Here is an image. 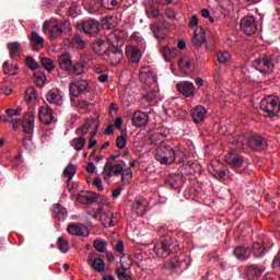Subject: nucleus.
<instances>
[{"label": "nucleus", "mask_w": 280, "mask_h": 280, "mask_svg": "<svg viewBox=\"0 0 280 280\" xmlns=\"http://www.w3.org/2000/svg\"><path fill=\"white\" fill-rule=\"evenodd\" d=\"M126 43V33L124 31H114L109 33L106 39H96L92 43V49L104 60L112 62H121L124 59V44Z\"/></svg>", "instance_id": "f257e3e1"}, {"label": "nucleus", "mask_w": 280, "mask_h": 280, "mask_svg": "<svg viewBox=\"0 0 280 280\" xmlns=\"http://www.w3.org/2000/svg\"><path fill=\"white\" fill-rule=\"evenodd\" d=\"M179 249L178 241L172 235L166 234L162 237L161 242L155 244L153 250L158 257L162 259L167 258L168 255H173V253H177Z\"/></svg>", "instance_id": "f03ea898"}, {"label": "nucleus", "mask_w": 280, "mask_h": 280, "mask_svg": "<svg viewBox=\"0 0 280 280\" xmlns=\"http://www.w3.org/2000/svg\"><path fill=\"white\" fill-rule=\"evenodd\" d=\"M279 59V52H267L260 55L257 59L253 61V67L259 73H268V71H272L275 69V65L278 62Z\"/></svg>", "instance_id": "7ed1b4c3"}, {"label": "nucleus", "mask_w": 280, "mask_h": 280, "mask_svg": "<svg viewBox=\"0 0 280 280\" xmlns=\"http://www.w3.org/2000/svg\"><path fill=\"white\" fill-rule=\"evenodd\" d=\"M260 110L266 113V117H277L280 110L279 98L267 96L260 101Z\"/></svg>", "instance_id": "20e7f679"}, {"label": "nucleus", "mask_w": 280, "mask_h": 280, "mask_svg": "<svg viewBox=\"0 0 280 280\" xmlns=\"http://www.w3.org/2000/svg\"><path fill=\"white\" fill-rule=\"evenodd\" d=\"M225 163L231 170H234L236 174H244V170L246 168V166H244V156L237 153V151H230L225 155Z\"/></svg>", "instance_id": "39448f33"}, {"label": "nucleus", "mask_w": 280, "mask_h": 280, "mask_svg": "<svg viewBox=\"0 0 280 280\" xmlns=\"http://www.w3.org/2000/svg\"><path fill=\"white\" fill-rule=\"evenodd\" d=\"M124 167H126V162L124 160H118L116 162L107 161L103 170L104 180H110V178H113V174L115 176L122 174Z\"/></svg>", "instance_id": "423d86ee"}, {"label": "nucleus", "mask_w": 280, "mask_h": 280, "mask_svg": "<svg viewBox=\"0 0 280 280\" xmlns=\"http://www.w3.org/2000/svg\"><path fill=\"white\" fill-rule=\"evenodd\" d=\"M155 159L162 165H172V163H174V149L170 145L158 147Z\"/></svg>", "instance_id": "0eeeda50"}, {"label": "nucleus", "mask_w": 280, "mask_h": 280, "mask_svg": "<svg viewBox=\"0 0 280 280\" xmlns=\"http://www.w3.org/2000/svg\"><path fill=\"white\" fill-rule=\"evenodd\" d=\"M150 30L158 40H165L167 34H170V23L167 21H159L151 24Z\"/></svg>", "instance_id": "6e6552de"}, {"label": "nucleus", "mask_w": 280, "mask_h": 280, "mask_svg": "<svg viewBox=\"0 0 280 280\" xmlns=\"http://www.w3.org/2000/svg\"><path fill=\"white\" fill-rule=\"evenodd\" d=\"M56 23L52 24L51 28L49 30V36L51 40L56 38H60L67 34V30L69 27V21L67 20H55Z\"/></svg>", "instance_id": "1a4fd4ad"}, {"label": "nucleus", "mask_w": 280, "mask_h": 280, "mask_svg": "<svg viewBox=\"0 0 280 280\" xmlns=\"http://www.w3.org/2000/svg\"><path fill=\"white\" fill-rule=\"evenodd\" d=\"M78 30H82L89 36H95L100 32V22L97 20L88 19L77 24Z\"/></svg>", "instance_id": "9d476101"}, {"label": "nucleus", "mask_w": 280, "mask_h": 280, "mask_svg": "<svg viewBox=\"0 0 280 280\" xmlns=\"http://www.w3.org/2000/svg\"><path fill=\"white\" fill-rule=\"evenodd\" d=\"M88 266L94 270V272H104L106 270V261L97 253L89 254Z\"/></svg>", "instance_id": "9b49d317"}, {"label": "nucleus", "mask_w": 280, "mask_h": 280, "mask_svg": "<svg viewBox=\"0 0 280 280\" xmlns=\"http://www.w3.org/2000/svg\"><path fill=\"white\" fill-rule=\"evenodd\" d=\"M265 272L266 267L258 264H252L245 268V280H259Z\"/></svg>", "instance_id": "f8f14e48"}, {"label": "nucleus", "mask_w": 280, "mask_h": 280, "mask_svg": "<svg viewBox=\"0 0 280 280\" xmlns=\"http://www.w3.org/2000/svg\"><path fill=\"white\" fill-rule=\"evenodd\" d=\"M247 145L254 152H264L268 148V141L261 136H250L247 140Z\"/></svg>", "instance_id": "ddd939ff"}, {"label": "nucleus", "mask_w": 280, "mask_h": 280, "mask_svg": "<svg viewBox=\"0 0 280 280\" xmlns=\"http://www.w3.org/2000/svg\"><path fill=\"white\" fill-rule=\"evenodd\" d=\"M34 121H36V116L34 110H31L24 115V119L20 122L25 135H30V137L34 133Z\"/></svg>", "instance_id": "4468645a"}, {"label": "nucleus", "mask_w": 280, "mask_h": 280, "mask_svg": "<svg viewBox=\"0 0 280 280\" xmlns=\"http://www.w3.org/2000/svg\"><path fill=\"white\" fill-rule=\"evenodd\" d=\"M241 30L247 36H253L257 32V24L254 16H245L241 20Z\"/></svg>", "instance_id": "2eb2a0df"}, {"label": "nucleus", "mask_w": 280, "mask_h": 280, "mask_svg": "<svg viewBox=\"0 0 280 280\" xmlns=\"http://www.w3.org/2000/svg\"><path fill=\"white\" fill-rule=\"evenodd\" d=\"M82 93H89V83L86 81L70 83V95L72 97H80Z\"/></svg>", "instance_id": "dca6fc26"}, {"label": "nucleus", "mask_w": 280, "mask_h": 280, "mask_svg": "<svg viewBox=\"0 0 280 280\" xmlns=\"http://www.w3.org/2000/svg\"><path fill=\"white\" fill-rule=\"evenodd\" d=\"M68 233L78 237H89V228L82 223H72L68 226Z\"/></svg>", "instance_id": "f3484780"}, {"label": "nucleus", "mask_w": 280, "mask_h": 280, "mask_svg": "<svg viewBox=\"0 0 280 280\" xmlns=\"http://www.w3.org/2000/svg\"><path fill=\"white\" fill-rule=\"evenodd\" d=\"M38 117L39 121L47 126L54 121V109H51L48 105L40 106Z\"/></svg>", "instance_id": "a211bd4d"}, {"label": "nucleus", "mask_w": 280, "mask_h": 280, "mask_svg": "<svg viewBox=\"0 0 280 280\" xmlns=\"http://www.w3.org/2000/svg\"><path fill=\"white\" fill-rule=\"evenodd\" d=\"M149 120H150V116H148V113L137 110L133 113V116L131 118V124L137 128H141L142 126H145V124H148Z\"/></svg>", "instance_id": "6ab92c4d"}, {"label": "nucleus", "mask_w": 280, "mask_h": 280, "mask_svg": "<svg viewBox=\"0 0 280 280\" xmlns=\"http://www.w3.org/2000/svg\"><path fill=\"white\" fill-rule=\"evenodd\" d=\"M190 115L195 124H202V121H205V118L207 117V108H205V106L202 105L195 106L190 110Z\"/></svg>", "instance_id": "aec40b11"}, {"label": "nucleus", "mask_w": 280, "mask_h": 280, "mask_svg": "<svg viewBox=\"0 0 280 280\" xmlns=\"http://www.w3.org/2000/svg\"><path fill=\"white\" fill-rule=\"evenodd\" d=\"M31 47L34 51H40L45 47V38L38 35L35 31L30 36Z\"/></svg>", "instance_id": "412c9836"}, {"label": "nucleus", "mask_w": 280, "mask_h": 280, "mask_svg": "<svg viewBox=\"0 0 280 280\" xmlns=\"http://www.w3.org/2000/svg\"><path fill=\"white\" fill-rule=\"evenodd\" d=\"M234 255L240 261H248V259H250L252 252L249 247L240 245L234 248Z\"/></svg>", "instance_id": "4be33fe9"}, {"label": "nucleus", "mask_w": 280, "mask_h": 280, "mask_svg": "<svg viewBox=\"0 0 280 280\" xmlns=\"http://www.w3.org/2000/svg\"><path fill=\"white\" fill-rule=\"evenodd\" d=\"M46 100L49 102V104L62 106V95H60V90L58 89L49 90L46 94Z\"/></svg>", "instance_id": "5701e85b"}, {"label": "nucleus", "mask_w": 280, "mask_h": 280, "mask_svg": "<svg viewBox=\"0 0 280 280\" xmlns=\"http://www.w3.org/2000/svg\"><path fill=\"white\" fill-rule=\"evenodd\" d=\"M177 91H179L182 95H185V97H191L196 91V86L189 81H184L177 83Z\"/></svg>", "instance_id": "b1692460"}, {"label": "nucleus", "mask_w": 280, "mask_h": 280, "mask_svg": "<svg viewBox=\"0 0 280 280\" xmlns=\"http://www.w3.org/2000/svg\"><path fill=\"white\" fill-rule=\"evenodd\" d=\"M19 62L7 60L2 63V71L5 75H19Z\"/></svg>", "instance_id": "393cba45"}, {"label": "nucleus", "mask_w": 280, "mask_h": 280, "mask_svg": "<svg viewBox=\"0 0 280 280\" xmlns=\"http://www.w3.org/2000/svg\"><path fill=\"white\" fill-rule=\"evenodd\" d=\"M126 56L129 62H140L141 60V50L137 46H128L126 48Z\"/></svg>", "instance_id": "a878e982"}, {"label": "nucleus", "mask_w": 280, "mask_h": 280, "mask_svg": "<svg viewBox=\"0 0 280 280\" xmlns=\"http://www.w3.org/2000/svg\"><path fill=\"white\" fill-rule=\"evenodd\" d=\"M250 253L255 259H261L266 257V253H268V248L259 242H256L252 245Z\"/></svg>", "instance_id": "bb28decb"}, {"label": "nucleus", "mask_w": 280, "mask_h": 280, "mask_svg": "<svg viewBox=\"0 0 280 280\" xmlns=\"http://www.w3.org/2000/svg\"><path fill=\"white\" fill-rule=\"evenodd\" d=\"M97 198H100V194L97 192H89V195H79L77 196V200L78 202H80L81 205H95V202H97Z\"/></svg>", "instance_id": "cd10ccee"}, {"label": "nucleus", "mask_w": 280, "mask_h": 280, "mask_svg": "<svg viewBox=\"0 0 280 280\" xmlns=\"http://www.w3.org/2000/svg\"><path fill=\"white\" fill-rule=\"evenodd\" d=\"M165 185H167L168 187H171V189H174L175 191H180L183 187V177L180 175L170 177L165 180Z\"/></svg>", "instance_id": "c85d7f7f"}, {"label": "nucleus", "mask_w": 280, "mask_h": 280, "mask_svg": "<svg viewBox=\"0 0 280 280\" xmlns=\"http://www.w3.org/2000/svg\"><path fill=\"white\" fill-rule=\"evenodd\" d=\"M115 214L113 213V211L108 210V211H104L101 213V222L102 224L108 229L110 226H115Z\"/></svg>", "instance_id": "c756f323"}, {"label": "nucleus", "mask_w": 280, "mask_h": 280, "mask_svg": "<svg viewBox=\"0 0 280 280\" xmlns=\"http://www.w3.org/2000/svg\"><path fill=\"white\" fill-rule=\"evenodd\" d=\"M58 65L62 71H67V73H69V69H71V65H72L71 55L61 54L58 57Z\"/></svg>", "instance_id": "7c9ffc66"}, {"label": "nucleus", "mask_w": 280, "mask_h": 280, "mask_svg": "<svg viewBox=\"0 0 280 280\" xmlns=\"http://www.w3.org/2000/svg\"><path fill=\"white\" fill-rule=\"evenodd\" d=\"M161 54L166 62H172V60L178 56V49L165 46L162 47Z\"/></svg>", "instance_id": "2f4dec72"}, {"label": "nucleus", "mask_w": 280, "mask_h": 280, "mask_svg": "<svg viewBox=\"0 0 280 280\" xmlns=\"http://www.w3.org/2000/svg\"><path fill=\"white\" fill-rule=\"evenodd\" d=\"M85 67L86 66H84L83 62L77 61L74 63H71L68 73L70 75H83Z\"/></svg>", "instance_id": "473e14b6"}, {"label": "nucleus", "mask_w": 280, "mask_h": 280, "mask_svg": "<svg viewBox=\"0 0 280 280\" xmlns=\"http://www.w3.org/2000/svg\"><path fill=\"white\" fill-rule=\"evenodd\" d=\"M52 213L55 214V218H57V220H67V208L62 207L60 203H56L52 207Z\"/></svg>", "instance_id": "72a5a7b5"}, {"label": "nucleus", "mask_w": 280, "mask_h": 280, "mask_svg": "<svg viewBox=\"0 0 280 280\" xmlns=\"http://www.w3.org/2000/svg\"><path fill=\"white\" fill-rule=\"evenodd\" d=\"M154 74L152 73V68L145 66L140 69L139 80L140 82H148V80H152Z\"/></svg>", "instance_id": "f704fd0d"}, {"label": "nucleus", "mask_w": 280, "mask_h": 280, "mask_svg": "<svg viewBox=\"0 0 280 280\" xmlns=\"http://www.w3.org/2000/svg\"><path fill=\"white\" fill-rule=\"evenodd\" d=\"M70 145L77 150V152H80L81 150H83L84 145H86V138H84V136L74 138L71 142Z\"/></svg>", "instance_id": "c9c22d12"}, {"label": "nucleus", "mask_w": 280, "mask_h": 280, "mask_svg": "<svg viewBox=\"0 0 280 280\" xmlns=\"http://www.w3.org/2000/svg\"><path fill=\"white\" fill-rule=\"evenodd\" d=\"M33 75H34L35 84L40 89H43V86H45V82L47 81V75L45 74V72L38 70V71H35Z\"/></svg>", "instance_id": "e433bc0d"}, {"label": "nucleus", "mask_w": 280, "mask_h": 280, "mask_svg": "<svg viewBox=\"0 0 280 280\" xmlns=\"http://www.w3.org/2000/svg\"><path fill=\"white\" fill-rule=\"evenodd\" d=\"M206 40V35H205V31H202V28H200V32L198 33L197 31L195 32V36L192 37V44L195 45V47H202V43H205Z\"/></svg>", "instance_id": "4c0bfd02"}, {"label": "nucleus", "mask_w": 280, "mask_h": 280, "mask_svg": "<svg viewBox=\"0 0 280 280\" xmlns=\"http://www.w3.org/2000/svg\"><path fill=\"white\" fill-rule=\"evenodd\" d=\"M7 48L9 49L10 58H14V56H19V52L21 51V43L19 42L9 43L7 45Z\"/></svg>", "instance_id": "58836bf2"}, {"label": "nucleus", "mask_w": 280, "mask_h": 280, "mask_svg": "<svg viewBox=\"0 0 280 280\" xmlns=\"http://www.w3.org/2000/svg\"><path fill=\"white\" fill-rule=\"evenodd\" d=\"M132 211L137 213V215L143 217L145 215V201L138 200L132 206Z\"/></svg>", "instance_id": "ea45409f"}, {"label": "nucleus", "mask_w": 280, "mask_h": 280, "mask_svg": "<svg viewBox=\"0 0 280 280\" xmlns=\"http://www.w3.org/2000/svg\"><path fill=\"white\" fill-rule=\"evenodd\" d=\"M217 60L220 65H229L231 62V52L229 51H219L217 54Z\"/></svg>", "instance_id": "a19ab883"}, {"label": "nucleus", "mask_w": 280, "mask_h": 280, "mask_svg": "<svg viewBox=\"0 0 280 280\" xmlns=\"http://www.w3.org/2000/svg\"><path fill=\"white\" fill-rule=\"evenodd\" d=\"M119 3H121V0H101V5L105 10H115Z\"/></svg>", "instance_id": "79ce46f5"}, {"label": "nucleus", "mask_w": 280, "mask_h": 280, "mask_svg": "<svg viewBox=\"0 0 280 280\" xmlns=\"http://www.w3.org/2000/svg\"><path fill=\"white\" fill-rule=\"evenodd\" d=\"M162 268L163 270H176L177 268H180V259L178 257H174L170 262L164 264Z\"/></svg>", "instance_id": "37998d69"}, {"label": "nucleus", "mask_w": 280, "mask_h": 280, "mask_svg": "<svg viewBox=\"0 0 280 280\" xmlns=\"http://www.w3.org/2000/svg\"><path fill=\"white\" fill-rule=\"evenodd\" d=\"M131 182H132V168L127 167L121 173V183L122 185H130Z\"/></svg>", "instance_id": "c03bdc74"}, {"label": "nucleus", "mask_w": 280, "mask_h": 280, "mask_svg": "<svg viewBox=\"0 0 280 280\" xmlns=\"http://www.w3.org/2000/svg\"><path fill=\"white\" fill-rule=\"evenodd\" d=\"M75 172H78V170L73 164H68L63 170V176H68V183H71L72 178L75 176Z\"/></svg>", "instance_id": "a18cd8bd"}, {"label": "nucleus", "mask_w": 280, "mask_h": 280, "mask_svg": "<svg viewBox=\"0 0 280 280\" xmlns=\"http://www.w3.org/2000/svg\"><path fill=\"white\" fill-rule=\"evenodd\" d=\"M9 124H13V129L16 130L19 128V125H21V119L14 118L13 115L7 114L5 116H2V120Z\"/></svg>", "instance_id": "49530a36"}, {"label": "nucleus", "mask_w": 280, "mask_h": 280, "mask_svg": "<svg viewBox=\"0 0 280 280\" xmlns=\"http://www.w3.org/2000/svg\"><path fill=\"white\" fill-rule=\"evenodd\" d=\"M40 65L44 67V69H46V71H49V73H51V71H54V69H56V66H54V60H51L47 57H43L40 59Z\"/></svg>", "instance_id": "de8ad7c7"}, {"label": "nucleus", "mask_w": 280, "mask_h": 280, "mask_svg": "<svg viewBox=\"0 0 280 280\" xmlns=\"http://www.w3.org/2000/svg\"><path fill=\"white\" fill-rule=\"evenodd\" d=\"M25 62H26V67L31 69V71H36V69H40V66L38 65V62H36L34 57L32 56H27L25 58Z\"/></svg>", "instance_id": "09e8293b"}, {"label": "nucleus", "mask_w": 280, "mask_h": 280, "mask_svg": "<svg viewBox=\"0 0 280 280\" xmlns=\"http://www.w3.org/2000/svg\"><path fill=\"white\" fill-rule=\"evenodd\" d=\"M57 244L61 253H69V242H67L65 237H59Z\"/></svg>", "instance_id": "8fccbe9b"}, {"label": "nucleus", "mask_w": 280, "mask_h": 280, "mask_svg": "<svg viewBox=\"0 0 280 280\" xmlns=\"http://www.w3.org/2000/svg\"><path fill=\"white\" fill-rule=\"evenodd\" d=\"M91 130V122L85 121L81 127L77 128V135H81V137H85V135Z\"/></svg>", "instance_id": "3c124183"}, {"label": "nucleus", "mask_w": 280, "mask_h": 280, "mask_svg": "<svg viewBox=\"0 0 280 280\" xmlns=\"http://www.w3.org/2000/svg\"><path fill=\"white\" fill-rule=\"evenodd\" d=\"M150 141L154 145H159V143H163V141H165V135H163V133H153L150 137Z\"/></svg>", "instance_id": "603ef678"}, {"label": "nucleus", "mask_w": 280, "mask_h": 280, "mask_svg": "<svg viewBox=\"0 0 280 280\" xmlns=\"http://www.w3.org/2000/svg\"><path fill=\"white\" fill-rule=\"evenodd\" d=\"M214 178H218L219 180H225L226 176L231 177V171H224V170H217L213 174Z\"/></svg>", "instance_id": "864d4df0"}, {"label": "nucleus", "mask_w": 280, "mask_h": 280, "mask_svg": "<svg viewBox=\"0 0 280 280\" xmlns=\"http://www.w3.org/2000/svg\"><path fill=\"white\" fill-rule=\"evenodd\" d=\"M93 246L95 248V250H97V253H106V242L101 241V240H96L93 243Z\"/></svg>", "instance_id": "5fc2aeb1"}, {"label": "nucleus", "mask_w": 280, "mask_h": 280, "mask_svg": "<svg viewBox=\"0 0 280 280\" xmlns=\"http://www.w3.org/2000/svg\"><path fill=\"white\" fill-rule=\"evenodd\" d=\"M174 163H183L185 161V151L183 150H174Z\"/></svg>", "instance_id": "6e6d98bb"}, {"label": "nucleus", "mask_w": 280, "mask_h": 280, "mask_svg": "<svg viewBox=\"0 0 280 280\" xmlns=\"http://www.w3.org/2000/svg\"><path fill=\"white\" fill-rule=\"evenodd\" d=\"M128 141L126 140V137L124 136H118L116 138V148H118V150H124V148H126Z\"/></svg>", "instance_id": "4d7b16f0"}, {"label": "nucleus", "mask_w": 280, "mask_h": 280, "mask_svg": "<svg viewBox=\"0 0 280 280\" xmlns=\"http://www.w3.org/2000/svg\"><path fill=\"white\" fill-rule=\"evenodd\" d=\"M36 94H37L36 89L28 88L25 94L26 101L32 102L33 100H36Z\"/></svg>", "instance_id": "13d9d810"}, {"label": "nucleus", "mask_w": 280, "mask_h": 280, "mask_svg": "<svg viewBox=\"0 0 280 280\" xmlns=\"http://www.w3.org/2000/svg\"><path fill=\"white\" fill-rule=\"evenodd\" d=\"M23 145L25 150H32L34 148V143L32 142V136H26L23 138Z\"/></svg>", "instance_id": "bf43d9fd"}, {"label": "nucleus", "mask_w": 280, "mask_h": 280, "mask_svg": "<svg viewBox=\"0 0 280 280\" xmlns=\"http://www.w3.org/2000/svg\"><path fill=\"white\" fill-rule=\"evenodd\" d=\"M147 14H151L153 19H156V16L160 14L159 8L155 5L151 4L149 8L145 10Z\"/></svg>", "instance_id": "052dcab7"}, {"label": "nucleus", "mask_w": 280, "mask_h": 280, "mask_svg": "<svg viewBox=\"0 0 280 280\" xmlns=\"http://www.w3.org/2000/svg\"><path fill=\"white\" fill-rule=\"evenodd\" d=\"M116 275L119 280H132V278L130 276H128V273H126V271H121L120 268L116 269Z\"/></svg>", "instance_id": "680f3d73"}, {"label": "nucleus", "mask_w": 280, "mask_h": 280, "mask_svg": "<svg viewBox=\"0 0 280 280\" xmlns=\"http://www.w3.org/2000/svg\"><path fill=\"white\" fill-rule=\"evenodd\" d=\"M213 80L215 84H220L222 82V70L218 68L213 73Z\"/></svg>", "instance_id": "e2e57ef3"}, {"label": "nucleus", "mask_w": 280, "mask_h": 280, "mask_svg": "<svg viewBox=\"0 0 280 280\" xmlns=\"http://www.w3.org/2000/svg\"><path fill=\"white\" fill-rule=\"evenodd\" d=\"M22 110H23V108H21V107H18L16 109L8 108V109H5V114L12 115L13 117H19V115H21Z\"/></svg>", "instance_id": "0e129e2a"}, {"label": "nucleus", "mask_w": 280, "mask_h": 280, "mask_svg": "<svg viewBox=\"0 0 280 280\" xmlns=\"http://www.w3.org/2000/svg\"><path fill=\"white\" fill-rule=\"evenodd\" d=\"M165 16L171 21H176V11H174V9L172 8H168L165 11Z\"/></svg>", "instance_id": "69168bd1"}, {"label": "nucleus", "mask_w": 280, "mask_h": 280, "mask_svg": "<svg viewBox=\"0 0 280 280\" xmlns=\"http://www.w3.org/2000/svg\"><path fill=\"white\" fill-rule=\"evenodd\" d=\"M94 187H96L97 191H104V186H102V178L96 177L93 180Z\"/></svg>", "instance_id": "338daca9"}, {"label": "nucleus", "mask_w": 280, "mask_h": 280, "mask_svg": "<svg viewBox=\"0 0 280 280\" xmlns=\"http://www.w3.org/2000/svg\"><path fill=\"white\" fill-rule=\"evenodd\" d=\"M271 266H272V268H280V252L273 258V261H272Z\"/></svg>", "instance_id": "774afa93"}]
</instances>
